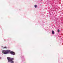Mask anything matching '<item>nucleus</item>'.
Returning a JSON list of instances; mask_svg holds the SVG:
<instances>
[{"label": "nucleus", "mask_w": 63, "mask_h": 63, "mask_svg": "<svg viewBox=\"0 0 63 63\" xmlns=\"http://www.w3.org/2000/svg\"><path fill=\"white\" fill-rule=\"evenodd\" d=\"M52 34H54V31H52Z\"/></svg>", "instance_id": "nucleus-4"}, {"label": "nucleus", "mask_w": 63, "mask_h": 63, "mask_svg": "<svg viewBox=\"0 0 63 63\" xmlns=\"http://www.w3.org/2000/svg\"><path fill=\"white\" fill-rule=\"evenodd\" d=\"M7 59L8 61V62H11V63H14V61H13V60H14V58L7 57Z\"/></svg>", "instance_id": "nucleus-1"}, {"label": "nucleus", "mask_w": 63, "mask_h": 63, "mask_svg": "<svg viewBox=\"0 0 63 63\" xmlns=\"http://www.w3.org/2000/svg\"><path fill=\"white\" fill-rule=\"evenodd\" d=\"M3 48H7V47H5Z\"/></svg>", "instance_id": "nucleus-5"}, {"label": "nucleus", "mask_w": 63, "mask_h": 63, "mask_svg": "<svg viewBox=\"0 0 63 63\" xmlns=\"http://www.w3.org/2000/svg\"><path fill=\"white\" fill-rule=\"evenodd\" d=\"M34 7H35V8H36V7H37V5H34Z\"/></svg>", "instance_id": "nucleus-6"}, {"label": "nucleus", "mask_w": 63, "mask_h": 63, "mask_svg": "<svg viewBox=\"0 0 63 63\" xmlns=\"http://www.w3.org/2000/svg\"><path fill=\"white\" fill-rule=\"evenodd\" d=\"M10 50H3L2 51V53H3V54H8L9 53H10Z\"/></svg>", "instance_id": "nucleus-2"}, {"label": "nucleus", "mask_w": 63, "mask_h": 63, "mask_svg": "<svg viewBox=\"0 0 63 63\" xmlns=\"http://www.w3.org/2000/svg\"><path fill=\"white\" fill-rule=\"evenodd\" d=\"M9 53H10L11 54H12V55H15V53L13 51H11L10 50Z\"/></svg>", "instance_id": "nucleus-3"}, {"label": "nucleus", "mask_w": 63, "mask_h": 63, "mask_svg": "<svg viewBox=\"0 0 63 63\" xmlns=\"http://www.w3.org/2000/svg\"><path fill=\"white\" fill-rule=\"evenodd\" d=\"M60 31L59 30H58V32H59Z\"/></svg>", "instance_id": "nucleus-7"}]
</instances>
